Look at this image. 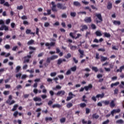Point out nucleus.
I'll list each match as a JSON object with an SVG mask.
<instances>
[{
  "label": "nucleus",
  "instance_id": "dca6fc26",
  "mask_svg": "<svg viewBox=\"0 0 124 124\" xmlns=\"http://www.w3.org/2000/svg\"><path fill=\"white\" fill-rule=\"evenodd\" d=\"M84 21L86 23H91L92 22V18L91 17H86L84 19Z\"/></svg>",
  "mask_w": 124,
  "mask_h": 124
},
{
  "label": "nucleus",
  "instance_id": "052dcab7",
  "mask_svg": "<svg viewBox=\"0 0 124 124\" xmlns=\"http://www.w3.org/2000/svg\"><path fill=\"white\" fill-rule=\"evenodd\" d=\"M3 94H4L5 95H7L9 94V91H4Z\"/></svg>",
  "mask_w": 124,
  "mask_h": 124
},
{
  "label": "nucleus",
  "instance_id": "f704fd0d",
  "mask_svg": "<svg viewBox=\"0 0 124 124\" xmlns=\"http://www.w3.org/2000/svg\"><path fill=\"white\" fill-rule=\"evenodd\" d=\"M76 15H77V14H76V12L70 13V16H71V17H73V18H74V17H76Z\"/></svg>",
  "mask_w": 124,
  "mask_h": 124
},
{
  "label": "nucleus",
  "instance_id": "0e129e2a",
  "mask_svg": "<svg viewBox=\"0 0 124 124\" xmlns=\"http://www.w3.org/2000/svg\"><path fill=\"white\" fill-rule=\"evenodd\" d=\"M80 36H82V34L78 33V34H77V37H76L75 38V39H78V38H79V37H80Z\"/></svg>",
  "mask_w": 124,
  "mask_h": 124
},
{
  "label": "nucleus",
  "instance_id": "49530a36",
  "mask_svg": "<svg viewBox=\"0 0 124 124\" xmlns=\"http://www.w3.org/2000/svg\"><path fill=\"white\" fill-rule=\"evenodd\" d=\"M18 111H16L14 113V114H13L14 117H15V118H17V115H18Z\"/></svg>",
  "mask_w": 124,
  "mask_h": 124
},
{
  "label": "nucleus",
  "instance_id": "4d7b16f0",
  "mask_svg": "<svg viewBox=\"0 0 124 124\" xmlns=\"http://www.w3.org/2000/svg\"><path fill=\"white\" fill-rule=\"evenodd\" d=\"M96 98H97V97H96L94 96H93L92 97V100H93V101H94L95 102H96Z\"/></svg>",
  "mask_w": 124,
  "mask_h": 124
},
{
  "label": "nucleus",
  "instance_id": "1a4fd4ad",
  "mask_svg": "<svg viewBox=\"0 0 124 124\" xmlns=\"http://www.w3.org/2000/svg\"><path fill=\"white\" fill-rule=\"evenodd\" d=\"M73 98V93H72L71 92H70L69 93V96L67 97L66 101H69V100H71V99H72Z\"/></svg>",
  "mask_w": 124,
  "mask_h": 124
},
{
  "label": "nucleus",
  "instance_id": "cd10ccee",
  "mask_svg": "<svg viewBox=\"0 0 124 124\" xmlns=\"http://www.w3.org/2000/svg\"><path fill=\"white\" fill-rule=\"evenodd\" d=\"M73 5H75V6H81V4L78 1H74Z\"/></svg>",
  "mask_w": 124,
  "mask_h": 124
},
{
  "label": "nucleus",
  "instance_id": "de8ad7c7",
  "mask_svg": "<svg viewBox=\"0 0 124 124\" xmlns=\"http://www.w3.org/2000/svg\"><path fill=\"white\" fill-rule=\"evenodd\" d=\"M57 75V73L56 72H52L50 74L51 77H54Z\"/></svg>",
  "mask_w": 124,
  "mask_h": 124
},
{
  "label": "nucleus",
  "instance_id": "c03bdc74",
  "mask_svg": "<svg viewBox=\"0 0 124 124\" xmlns=\"http://www.w3.org/2000/svg\"><path fill=\"white\" fill-rule=\"evenodd\" d=\"M62 18H64L65 19H66L67 18V15H66V14L63 13L62 15Z\"/></svg>",
  "mask_w": 124,
  "mask_h": 124
},
{
  "label": "nucleus",
  "instance_id": "3c124183",
  "mask_svg": "<svg viewBox=\"0 0 124 124\" xmlns=\"http://www.w3.org/2000/svg\"><path fill=\"white\" fill-rule=\"evenodd\" d=\"M109 103H110V101H109L106 100L104 101V104H105V105H108Z\"/></svg>",
  "mask_w": 124,
  "mask_h": 124
},
{
  "label": "nucleus",
  "instance_id": "473e14b6",
  "mask_svg": "<svg viewBox=\"0 0 124 124\" xmlns=\"http://www.w3.org/2000/svg\"><path fill=\"white\" fill-rule=\"evenodd\" d=\"M73 106V104L72 103H68L66 105V107L67 108H71V107H72Z\"/></svg>",
  "mask_w": 124,
  "mask_h": 124
},
{
  "label": "nucleus",
  "instance_id": "69168bd1",
  "mask_svg": "<svg viewBox=\"0 0 124 124\" xmlns=\"http://www.w3.org/2000/svg\"><path fill=\"white\" fill-rule=\"evenodd\" d=\"M22 68L24 70H25V69H27V68H28V65L25 64V65H23Z\"/></svg>",
  "mask_w": 124,
  "mask_h": 124
},
{
  "label": "nucleus",
  "instance_id": "4c0bfd02",
  "mask_svg": "<svg viewBox=\"0 0 124 124\" xmlns=\"http://www.w3.org/2000/svg\"><path fill=\"white\" fill-rule=\"evenodd\" d=\"M53 120V118L52 117H46L45 118V121L46 122H48V121H49L51 122Z\"/></svg>",
  "mask_w": 124,
  "mask_h": 124
},
{
  "label": "nucleus",
  "instance_id": "5fc2aeb1",
  "mask_svg": "<svg viewBox=\"0 0 124 124\" xmlns=\"http://www.w3.org/2000/svg\"><path fill=\"white\" fill-rule=\"evenodd\" d=\"M91 28L92 29H93V30H95V29H96V26H95V25L92 24L91 25Z\"/></svg>",
  "mask_w": 124,
  "mask_h": 124
},
{
  "label": "nucleus",
  "instance_id": "e433bc0d",
  "mask_svg": "<svg viewBox=\"0 0 124 124\" xmlns=\"http://www.w3.org/2000/svg\"><path fill=\"white\" fill-rule=\"evenodd\" d=\"M124 120L122 119L118 120L116 122V124H124Z\"/></svg>",
  "mask_w": 124,
  "mask_h": 124
},
{
  "label": "nucleus",
  "instance_id": "6e6d98bb",
  "mask_svg": "<svg viewBox=\"0 0 124 124\" xmlns=\"http://www.w3.org/2000/svg\"><path fill=\"white\" fill-rule=\"evenodd\" d=\"M58 78H60L61 80H62V79L64 78V77L63 76V75H60L58 76Z\"/></svg>",
  "mask_w": 124,
  "mask_h": 124
},
{
  "label": "nucleus",
  "instance_id": "0eeeda50",
  "mask_svg": "<svg viewBox=\"0 0 124 124\" xmlns=\"http://www.w3.org/2000/svg\"><path fill=\"white\" fill-rule=\"evenodd\" d=\"M92 89H93V85H92V84H90L88 85V86H86L84 87V90H85L86 92L92 90Z\"/></svg>",
  "mask_w": 124,
  "mask_h": 124
},
{
  "label": "nucleus",
  "instance_id": "79ce46f5",
  "mask_svg": "<svg viewBox=\"0 0 124 124\" xmlns=\"http://www.w3.org/2000/svg\"><path fill=\"white\" fill-rule=\"evenodd\" d=\"M20 70H21V66H16V72H19V71Z\"/></svg>",
  "mask_w": 124,
  "mask_h": 124
},
{
  "label": "nucleus",
  "instance_id": "9d476101",
  "mask_svg": "<svg viewBox=\"0 0 124 124\" xmlns=\"http://www.w3.org/2000/svg\"><path fill=\"white\" fill-rule=\"evenodd\" d=\"M63 62H66V60L65 59H59L57 61V64L60 65Z\"/></svg>",
  "mask_w": 124,
  "mask_h": 124
},
{
  "label": "nucleus",
  "instance_id": "393cba45",
  "mask_svg": "<svg viewBox=\"0 0 124 124\" xmlns=\"http://www.w3.org/2000/svg\"><path fill=\"white\" fill-rule=\"evenodd\" d=\"M93 119H97L99 118V115H97L96 113L93 114L92 115Z\"/></svg>",
  "mask_w": 124,
  "mask_h": 124
},
{
  "label": "nucleus",
  "instance_id": "4468645a",
  "mask_svg": "<svg viewBox=\"0 0 124 124\" xmlns=\"http://www.w3.org/2000/svg\"><path fill=\"white\" fill-rule=\"evenodd\" d=\"M78 52L79 54H80V59H82L84 57V50H81V49H78Z\"/></svg>",
  "mask_w": 124,
  "mask_h": 124
},
{
  "label": "nucleus",
  "instance_id": "7c9ffc66",
  "mask_svg": "<svg viewBox=\"0 0 124 124\" xmlns=\"http://www.w3.org/2000/svg\"><path fill=\"white\" fill-rule=\"evenodd\" d=\"M33 43H34V40L31 39L28 42L27 44H28V45H32V44H33Z\"/></svg>",
  "mask_w": 124,
  "mask_h": 124
},
{
  "label": "nucleus",
  "instance_id": "8fccbe9b",
  "mask_svg": "<svg viewBox=\"0 0 124 124\" xmlns=\"http://www.w3.org/2000/svg\"><path fill=\"white\" fill-rule=\"evenodd\" d=\"M21 76H22V74H21V73L17 74L16 75V78H21Z\"/></svg>",
  "mask_w": 124,
  "mask_h": 124
},
{
  "label": "nucleus",
  "instance_id": "6ab92c4d",
  "mask_svg": "<svg viewBox=\"0 0 124 124\" xmlns=\"http://www.w3.org/2000/svg\"><path fill=\"white\" fill-rule=\"evenodd\" d=\"M104 37L109 38V37H111V34L109 33H107L106 32L104 33Z\"/></svg>",
  "mask_w": 124,
  "mask_h": 124
},
{
  "label": "nucleus",
  "instance_id": "ea45409f",
  "mask_svg": "<svg viewBox=\"0 0 124 124\" xmlns=\"http://www.w3.org/2000/svg\"><path fill=\"white\" fill-rule=\"evenodd\" d=\"M25 32L26 34H31V29H27Z\"/></svg>",
  "mask_w": 124,
  "mask_h": 124
},
{
  "label": "nucleus",
  "instance_id": "a18cd8bd",
  "mask_svg": "<svg viewBox=\"0 0 124 124\" xmlns=\"http://www.w3.org/2000/svg\"><path fill=\"white\" fill-rule=\"evenodd\" d=\"M119 93V89L116 88L114 91V94H118Z\"/></svg>",
  "mask_w": 124,
  "mask_h": 124
},
{
  "label": "nucleus",
  "instance_id": "bb28decb",
  "mask_svg": "<svg viewBox=\"0 0 124 124\" xmlns=\"http://www.w3.org/2000/svg\"><path fill=\"white\" fill-rule=\"evenodd\" d=\"M120 84V82L119 81H117L114 83H111L110 85V87L111 88H113V87H114V86H118V85Z\"/></svg>",
  "mask_w": 124,
  "mask_h": 124
},
{
  "label": "nucleus",
  "instance_id": "338daca9",
  "mask_svg": "<svg viewBox=\"0 0 124 124\" xmlns=\"http://www.w3.org/2000/svg\"><path fill=\"white\" fill-rule=\"evenodd\" d=\"M0 25H4V21L2 19H0Z\"/></svg>",
  "mask_w": 124,
  "mask_h": 124
},
{
  "label": "nucleus",
  "instance_id": "f257e3e1",
  "mask_svg": "<svg viewBox=\"0 0 124 124\" xmlns=\"http://www.w3.org/2000/svg\"><path fill=\"white\" fill-rule=\"evenodd\" d=\"M51 4L52 5L51 10L53 12H58L57 7L59 9H62V10L66 9V6H63V5L61 3H58L57 5H56V4H55V2L52 1L51 2Z\"/></svg>",
  "mask_w": 124,
  "mask_h": 124
},
{
  "label": "nucleus",
  "instance_id": "f8f14e48",
  "mask_svg": "<svg viewBox=\"0 0 124 124\" xmlns=\"http://www.w3.org/2000/svg\"><path fill=\"white\" fill-rule=\"evenodd\" d=\"M81 29H80V31H84L85 30H88V26L86 25H81Z\"/></svg>",
  "mask_w": 124,
  "mask_h": 124
},
{
  "label": "nucleus",
  "instance_id": "412c9836",
  "mask_svg": "<svg viewBox=\"0 0 124 124\" xmlns=\"http://www.w3.org/2000/svg\"><path fill=\"white\" fill-rule=\"evenodd\" d=\"M96 97H97V98H99V97H100V98H103L104 97V93L98 94L96 95Z\"/></svg>",
  "mask_w": 124,
  "mask_h": 124
},
{
  "label": "nucleus",
  "instance_id": "ddd939ff",
  "mask_svg": "<svg viewBox=\"0 0 124 124\" xmlns=\"http://www.w3.org/2000/svg\"><path fill=\"white\" fill-rule=\"evenodd\" d=\"M57 95H64L65 94V92L64 91H60L57 92L56 93Z\"/></svg>",
  "mask_w": 124,
  "mask_h": 124
},
{
  "label": "nucleus",
  "instance_id": "f03ea898",
  "mask_svg": "<svg viewBox=\"0 0 124 124\" xmlns=\"http://www.w3.org/2000/svg\"><path fill=\"white\" fill-rule=\"evenodd\" d=\"M58 55H53L50 57H48L46 60V63L44 64L45 66L46 67L51 63V61H54V60L58 59Z\"/></svg>",
  "mask_w": 124,
  "mask_h": 124
},
{
  "label": "nucleus",
  "instance_id": "c9c22d12",
  "mask_svg": "<svg viewBox=\"0 0 124 124\" xmlns=\"http://www.w3.org/2000/svg\"><path fill=\"white\" fill-rule=\"evenodd\" d=\"M65 121H66L65 118H62L60 119V123H61V124H64V123H65Z\"/></svg>",
  "mask_w": 124,
  "mask_h": 124
},
{
  "label": "nucleus",
  "instance_id": "c756f323",
  "mask_svg": "<svg viewBox=\"0 0 124 124\" xmlns=\"http://www.w3.org/2000/svg\"><path fill=\"white\" fill-rule=\"evenodd\" d=\"M113 24L115 25H118V26H120V25H121V21H117V20H114L113 21Z\"/></svg>",
  "mask_w": 124,
  "mask_h": 124
},
{
  "label": "nucleus",
  "instance_id": "2f4dec72",
  "mask_svg": "<svg viewBox=\"0 0 124 124\" xmlns=\"http://www.w3.org/2000/svg\"><path fill=\"white\" fill-rule=\"evenodd\" d=\"M101 58V62H105V61H107V57H104V56H101L100 57Z\"/></svg>",
  "mask_w": 124,
  "mask_h": 124
},
{
  "label": "nucleus",
  "instance_id": "20e7f679",
  "mask_svg": "<svg viewBox=\"0 0 124 124\" xmlns=\"http://www.w3.org/2000/svg\"><path fill=\"white\" fill-rule=\"evenodd\" d=\"M11 99H12V95H10L9 96V99H8V100L6 101V103H7V104H9V105H12V104H14V103H15V101L12 100L11 102H10Z\"/></svg>",
  "mask_w": 124,
  "mask_h": 124
},
{
  "label": "nucleus",
  "instance_id": "2eb2a0df",
  "mask_svg": "<svg viewBox=\"0 0 124 124\" xmlns=\"http://www.w3.org/2000/svg\"><path fill=\"white\" fill-rule=\"evenodd\" d=\"M112 7L113 4H112V3H111L110 2H108V3L107 9H108V10H110V9H112Z\"/></svg>",
  "mask_w": 124,
  "mask_h": 124
},
{
  "label": "nucleus",
  "instance_id": "9b49d317",
  "mask_svg": "<svg viewBox=\"0 0 124 124\" xmlns=\"http://www.w3.org/2000/svg\"><path fill=\"white\" fill-rule=\"evenodd\" d=\"M41 108H38L36 110V112H38L37 115V118H39L40 117V115H41V112H41Z\"/></svg>",
  "mask_w": 124,
  "mask_h": 124
},
{
  "label": "nucleus",
  "instance_id": "37998d69",
  "mask_svg": "<svg viewBox=\"0 0 124 124\" xmlns=\"http://www.w3.org/2000/svg\"><path fill=\"white\" fill-rule=\"evenodd\" d=\"M3 5L4 6H7V7H9V6H10V5H9V3H8V2L7 1L4 3Z\"/></svg>",
  "mask_w": 124,
  "mask_h": 124
},
{
  "label": "nucleus",
  "instance_id": "680f3d73",
  "mask_svg": "<svg viewBox=\"0 0 124 124\" xmlns=\"http://www.w3.org/2000/svg\"><path fill=\"white\" fill-rule=\"evenodd\" d=\"M5 49H7V50H9V49H10V46L9 45H6L5 46Z\"/></svg>",
  "mask_w": 124,
  "mask_h": 124
},
{
  "label": "nucleus",
  "instance_id": "5701e85b",
  "mask_svg": "<svg viewBox=\"0 0 124 124\" xmlns=\"http://www.w3.org/2000/svg\"><path fill=\"white\" fill-rule=\"evenodd\" d=\"M33 100H34V101H39V102H40V101H42V99H41V98L40 97H35L34 98H33Z\"/></svg>",
  "mask_w": 124,
  "mask_h": 124
},
{
  "label": "nucleus",
  "instance_id": "a211bd4d",
  "mask_svg": "<svg viewBox=\"0 0 124 124\" xmlns=\"http://www.w3.org/2000/svg\"><path fill=\"white\" fill-rule=\"evenodd\" d=\"M116 106V104H115V101L114 100H112L110 103V107L111 108H114Z\"/></svg>",
  "mask_w": 124,
  "mask_h": 124
},
{
  "label": "nucleus",
  "instance_id": "a19ab883",
  "mask_svg": "<svg viewBox=\"0 0 124 124\" xmlns=\"http://www.w3.org/2000/svg\"><path fill=\"white\" fill-rule=\"evenodd\" d=\"M86 98V95H83L82 97V101H83L84 102H85V103H87L88 102V100L85 99Z\"/></svg>",
  "mask_w": 124,
  "mask_h": 124
},
{
  "label": "nucleus",
  "instance_id": "c85d7f7f",
  "mask_svg": "<svg viewBox=\"0 0 124 124\" xmlns=\"http://www.w3.org/2000/svg\"><path fill=\"white\" fill-rule=\"evenodd\" d=\"M95 33L97 36H101L102 35V33H101L100 31H97Z\"/></svg>",
  "mask_w": 124,
  "mask_h": 124
},
{
  "label": "nucleus",
  "instance_id": "e2e57ef3",
  "mask_svg": "<svg viewBox=\"0 0 124 124\" xmlns=\"http://www.w3.org/2000/svg\"><path fill=\"white\" fill-rule=\"evenodd\" d=\"M47 104L49 106H51V105H52L53 104V101L49 100L48 103Z\"/></svg>",
  "mask_w": 124,
  "mask_h": 124
},
{
  "label": "nucleus",
  "instance_id": "58836bf2",
  "mask_svg": "<svg viewBox=\"0 0 124 124\" xmlns=\"http://www.w3.org/2000/svg\"><path fill=\"white\" fill-rule=\"evenodd\" d=\"M71 57V54L69 53H68L66 55V56H64V58L67 59H70Z\"/></svg>",
  "mask_w": 124,
  "mask_h": 124
},
{
  "label": "nucleus",
  "instance_id": "f3484780",
  "mask_svg": "<svg viewBox=\"0 0 124 124\" xmlns=\"http://www.w3.org/2000/svg\"><path fill=\"white\" fill-rule=\"evenodd\" d=\"M62 105L59 104H56L53 105L52 106V108H61Z\"/></svg>",
  "mask_w": 124,
  "mask_h": 124
},
{
  "label": "nucleus",
  "instance_id": "13d9d810",
  "mask_svg": "<svg viewBox=\"0 0 124 124\" xmlns=\"http://www.w3.org/2000/svg\"><path fill=\"white\" fill-rule=\"evenodd\" d=\"M23 7L22 5H20V6H18L17 7V9H18V10H21V9H23Z\"/></svg>",
  "mask_w": 124,
  "mask_h": 124
},
{
  "label": "nucleus",
  "instance_id": "774afa93",
  "mask_svg": "<svg viewBox=\"0 0 124 124\" xmlns=\"http://www.w3.org/2000/svg\"><path fill=\"white\" fill-rule=\"evenodd\" d=\"M4 31H8L9 30L8 27L5 26L4 24Z\"/></svg>",
  "mask_w": 124,
  "mask_h": 124
},
{
  "label": "nucleus",
  "instance_id": "603ef678",
  "mask_svg": "<svg viewBox=\"0 0 124 124\" xmlns=\"http://www.w3.org/2000/svg\"><path fill=\"white\" fill-rule=\"evenodd\" d=\"M71 74V71L70 69L68 70L66 73V75H70Z\"/></svg>",
  "mask_w": 124,
  "mask_h": 124
},
{
  "label": "nucleus",
  "instance_id": "72a5a7b5",
  "mask_svg": "<svg viewBox=\"0 0 124 124\" xmlns=\"http://www.w3.org/2000/svg\"><path fill=\"white\" fill-rule=\"evenodd\" d=\"M79 106L81 108H84L87 106V105L85 103H80Z\"/></svg>",
  "mask_w": 124,
  "mask_h": 124
},
{
  "label": "nucleus",
  "instance_id": "423d86ee",
  "mask_svg": "<svg viewBox=\"0 0 124 124\" xmlns=\"http://www.w3.org/2000/svg\"><path fill=\"white\" fill-rule=\"evenodd\" d=\"M121 112V109L118 108L117 109H113L111 111V115L112 117H114V114H116V113H120Z\"/></svg>",
  "mask_w": 124,
  "mask_h": 124
},
{
  "label": "nucleus",
  "instance_id": "a878e982",
  "mask_svg": "<svg viewBox=\"0 0 124 124\" xmlns=\"http://www.w3.org/2000/svg\"><path fill=\"white\" fill-rule=\"evenodd\" d=\"M92 69L93 71H94V72H98V68H97V67L93 66L92 67Z\"/></svg>",
  "mask_w": 124,
  "mask_h": 124
},
{
  "label": "nucleus",
  "instance_id": "7ed1b4c3",
  "mask_svg": "<svg viewBox=\"0 0 124 124\" xmlns=\"http://www.w3.org/2000/svg\"><path fill=\"white\" fill-rule=\"evenodd\" d=\"M95 16L98 18L99 20H96V23L98 24V23H101V22H103V19L102 18V16H101V14H96Z\"/></svg>",
  "mask_w": 124,
  "mask_h": 124
},
{
  "label": "nucleus",
  "instance_id": "4be33fe9",
  "mask_svg": "<svg viewBox=\"0 0 124 124\" xmlns=\"http://www.w3.org/2000/svg\"><path fill=\"white\" fill-rule=\"evenodd\" d=\"M19 106L17 104H16L14 106L13 108L12 109V112H14V111H16L17 110V108H18V107Z\"/></svg>",
  "mask_w": 124,
  "mask_h": 124
},
{
  "label": "nucleus",
  "instance_id": "864d4df0",
  "mask_svg": "<svg viewBox=\"0 0 124 124\" xmlns=\"http://www.w3.org/2000/svg\"><path fill=\"white\" fill-rule=\"evenodd\" d=\"M44 26L46 28H47V27H49V26H50V23H49V22H45L44 24Z\"/></svg>",
  "mask_w": 124,
  "mask_h": 124
},
{
  "label": "nucleus",
  "instance_id": "b1692460",
  "mask_svg": "<svg viewBox=\"0 0 124 124\" xmlns=\"http://www.w3.org/2000/svg\"><path fill=\"white\" fill-rule=\"evenodd\" d=\"M71 71H73V72H75L76 70H77V66H74L70 68Z\"/></svg>",
  "mask_w": 124,
  "mask_h": 124
},
{
  "label": "nucleus",
  "instance_id": "bf43d9fd",
  "mask_svg": "<svg viewBox=\"0 0 124 124\" xmlns=\"http://www.w3.org/2000/svg\"><path fill=\"white\" fill-rule=\"evenodd\" d=\"M90 112H91V110H90V108H86V114H90Z\"/></svg>",
  "mask_w": 124,
  "mask_h": 124
},
{
  "label": "nucleus",
  "instance_id": "09e8293b",
  "mask_svg": "<svg viewBox=\"0 0 124 124\" xmlns=\"http://www.w3.org/2000/svg\"><path fill=\"white\" fill-rule=\"evenodd\" d=\"M109 123H110V120L107 119L106 121L103 122L102 124H108Z\"/></svg>",
  "mask_w": 124,
  "mask_h": 124
},
{
  "label": "nucleus",
  "instance_id": "aec40b11",
  "mask_svg": "<svg viewBox=\"0 0 124 124\" xmlns=\"http://www.w3.org/2000/svg\"><path fill=\"white\" fill-rule=\"evenodd\" d=\"M70 48L72 51H75V50H77V46H76L70 45Z\"/></svg>",
  "mask_w": 124,
  "mask_h": 124
},
{
  "label": "nucleus",
  "instance_id": "39448f33",
  "mask_svg": "<svg viewBox=\"0 0 124 124\" xmlns=\"http://www.w3.org/2000/svg\"><path fill=\"white\" fill-rule=\"evenodd\" d=\"M31 58V55H27L24 57V61L23 63H26V62L29 63L30 62V59Z\"/></svg>",
  "mask_w": 124,
  "mask_h": 124
},
{
  "label": "nucleus",
  "instance_id": "6e6552de",
  "mask_svg": "<svg viewBox=\"0 0 124 124\" xmlns=\"http://www.w3.org/2000/svg\"><path fill=\"white\" fill-rule=\"evenodd\" d=\"M56 45V43L54 42H51L50 43H46L45 44L46 46H50V47H54Z\"/></svg>",
  "mask_w": 124,
  "mask_h": 124
}]
</instances>
